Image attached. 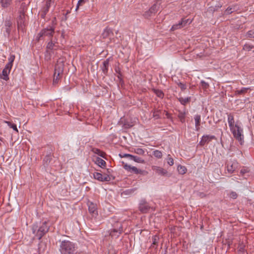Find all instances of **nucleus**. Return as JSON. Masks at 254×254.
I'll list each match as a JSON object with an SVG mask.
<instances>
[{
    "label": "nucleus",
    "mask_w": 254,
    "mask_h": 254,
    "mask_svg": "<svg viewBox=\"0 0 254 254\" xmlns=\"http://www.w3.org/2000/svg\"><path fill=\"white\" fill-rule=\"evenodd\" d=\"M52 149H50L48 152H47V154L43 159V165L45 166H48L50 163L51 161L52 160Z\"/></svg>",
    "instance_id": "16"
},
{
    "label": "nucleus",
    "mask_w": 254,
    "mask_h": 254,
    "mask_svg": "<svg viewBox=\"0 0 254 254\" xmlns=\"http://www.w3.org/2000/svg\"><path fill=\"white\" fill-rule=\"evenodd\" d=\"M12 64L8 63L6 64V66H5L4 68L10 71V69H11V68L12 67Z\"/></svg>",
    "instance_id": "52"
},
{
    "label": "nucleus",
    "mask_w": 254,
    "mask_h": 254,
    "mask_svg": "<svg viewBox=\"0 0 254 254\" xmlns=\"http://www.w3.org/2000/svg\"><path fill=\"white\" fill-rule=\"evenodd\" d=\"M194 119L195 121V130L196 131H198L199 129V126H200V121H201L200 116L199 115H195V116L194 117Z\"/></svg>",
    "instance_id": "20"
},
{
    "label": "nucleus",
    "mask_w": 254,
    "mask_h": 254,
    "mask_svg": "<svg viewBox=\"0 0 254 254\" xmlns=\"http://www.w3.org/2000/svg\"><path fill=\"white\" fill-rule=\"evenodd\" d=\"M113 35L114 34L112 30L110 28L107 27L103 31L102 34V36L104 39L110 38L111 36H113Z\"/></svg>",
    "instance_id": "17"
},
{
    "label": "nucleus",
    "mask_w": 254,
    "mask_h": 254,
    "mask_svg": "<svg viewBox=\"0 0 254 254\" xmlns=\"http://www.w3.org/2000/svg\"><path fill=\"white\" fill-rule=\"evenodd\" d=\"M109 61L108 60H106L103 63V66L102 67V71L104 74H107L108 72V68L109 66Z\"/></svg>",
    "instance_id": "23"
},
{
    "label": "nucleus",
    "mask_w": 254,
    "mask_h": 254,
    "mask_svg": "<svg viewBox=\"0 0 254 254\" xmlns=\"http://www.w3.org/2000/svg\"><path fill=\"white\" fill-rule=\"evenodd\" d=\"M159 6L156 4H153L149 9L150 12L153 14H155L158 10Z\"/></svg>",
    "instance_id": "31"
},
{
    "label": "nucleus",
    "mask_w": 254,
    "mask_h": 254,
    "mask_svg": "<svg viewBox=\"0 0 254 254\" xmlns=\"http://www.w3.org/2000/svg\"><path fill=\"white\" fill-rule=\"evenodd\" d=\"M124 168L130 173H133L135 174H142L143 171L137 169L136 167L131 166V165L125 164L123 166Z\"/></svg>",
    "instance_id": "9"
},
{
    "label": "nucleus",
    "mask_w": 254,
    "mask_h": 254,
    "mask_svg": "<svg viewBox=\"0 0 254 254\" xmlns=\"http://www.w3.org/2000/svg\"><path fill=\"white\" fill-rule=\"evenodd\" d=\"M153 155L157 158H161L162 157V153L161 151L158 150H155L153 152Z\"/></svg>",
    "instance_id": "38"
},
{
    "label": "nucleus",
    "mask_w": 254,
    "mask_h": 254,
    "mask_svg": "<svg viewBox=\"0 0 254 254\" xmlns=\"http://www.w3.org/2000/svg\"><path fill=\"white\" fill-rule=\"evenodd\" d=\"M238 248L239 251L243 252L245 250V246L243 244H240Z\"/></svg>",
    "instance_id": "50"
},
{
    "label": "nucleus",
    "mask_w": 254,
    "mask_h": 254,
    "mask_svg": "<svg viewBox=\"0 0 254 254\" xmlns=\"http://www.w3.org/2000/svg\"><path fill=\"white\" fill-rule=\"evenodd\" d=\"M190 97L183 98L180 97L178 98V100L183 105H185L186 104L190 101Z\"/></svg>",
    "instance_id": "29"
},
{
    "label": "nucleus",
    "mask_w": 254,
    "mask_h": 254,
    "mask_svg": "<svg viewBox=\"0 0 254 254\" xmlns=\"http://www.w3.org/2000/svg\"><path fill=\"white\" fill-rule=\"evenodd\" d=\"M115 71L118 74V75H117V77L119 78H120V76H122V74H121V72L120 71V68L119 67H117L115 68Z\"/></svg>",
    "instance_id": "49"
},
{
    "label": "nucleus",
    "mask_w": 254,
    "mask_h": 254,
    "mask_svg": "<svg viewBox=\"0 0 254 254\" xmlns=\"http://www.w3.org/2000/svg\"><path fill=\"white\" fill-rule=\"evenodd\" d=\"M134 152L136 154L140 155H144L145 154V150L141 148H134Z\"/></svg>",
    "instance_id": "35"
},
{
    "label": "nucleus",
    "mask_w": 254,
    "mask_h": 254,
    "mask_svg": "<svg viewBox=\"0 0 254 254\" xmlns=\"http://www.w3.org/2000/svg\"><path fill=\"white\" fill-rule=\"evenodd\" d=\"M131 160H133L135 162L139 163H145L144 160L142 158H141V157H138L137 156L133 155Z\"/></svg>",
    "instance_id": "30"
},
{
    "label": "nucleus",
    "mask_w": 254,
    "mask_h": 254,
    "mask_svg": "<svg viewBox=\"0 0 254 254\" xmlns=\"http://www.w3.org/2000/svg\"><path fill=\"white\" fill-rule=\"evenodd\" d=\"M132 156H133L132 155L129 154H124L123 155V157H127V158H128L130 160H131Z\"/></svg>",
    "instance_id": "53"
},
{
    "label": "nucleus",
    "mask_w": 254,
    "mask_h": 254,
    "mask_svg": "<svg viewBox=\"0 0 254 254\" xmlns=\"http://www.w3.org/2000/svg\"><path fill=\"white\" fill-rule=\"evenodd\" d=\"M152 243L151 245V247L156 249L158 246V243L160 240V238L158 235H155L152 237Z\"/></svg>",
    "instance_id": "18"
},
{
    "label": "nucleus",
    "mask_w": 254,
    "mask_h": 254,
    "mask_svg": "<svg viewBox=\"0 0 254 254\" xmlns=\"http://www.w3.org/2000/svg\"><path fill=\"white\" fill-rule=\"evenodd\" d=\"M93 177L95 179L100 182H108L111 180L109 175L107 174L103 175L98 172H95L93 174Z\"/></svg>",
    "instance_id": "8"
},
{
    "label": "nucleus",
    "mask_w": 254,
    "mask_h": 254,
    "mask_svg": "<svg viewBox=\"0 0 254 254\" xmlns=\"http://www.w3.org/2000/svg\"><path fill=\"white\" fill-rule=\"evenodd\" d=\"M88 1V0H79L77 2L75 10H77V9L78 8V7L80 5H83V4H84L85 2H86Z\"/></svg>",
    "instance_id": "43"
},
{
    "label": "nucleus",
    "mask_w": 254,
    "mask_h": 254,
    "mask_svg": "<svg viewBox=\"0 0 254 254\" xmlns=\"http://www.w3.org/2000/svg\"><path fill=\"white\" fill-rule=\"evenodd\" d=\"M116 228H113L110 233V235L112 237L118 236L123 232V227L121 223H117L116 224Z\"/></svg>",
    "instance_id": "10"
},
{
    "label": "nucleus",
    "mask_w": 254,
    "mask_h": 254,
    "mask_svg": "<svg viewBox=\"0 0 254 254\" xmlns=\"http://www.w3.org/2000/svg\"><path fill=\"white\" fill-rule=\"evenodd\" d=\"M54 32L55 27L52 26H49L46 28L43 29L38 34L36 37V40L39 41L41 40H44L45 37H48L49 39H52Z\"/></svg>",
    "instance_id": "4"
},
{
    "label": "nucleus",
    "mask_w": 254,
    "mask_h": 254,
    "mask_svg": "<svg viewBox=\"0 0 254 254\" xmlns=\"http://www.w3.org/2000/svg\"><path fill=\"white\" fill-rule=\"evenodd\" d=\"M186 115V113L185 112L179 111L178 117L179 119L180 122L182 123H184L185 122Z\"/></svg>",
    "instance_id": "22"
},
{
    "label": "nucleus",
    "mask_w": 254,
    "mask_h": 254,
    "mask_svg": "<svg viewBox=\"0 0 254 254\" xmlns=\"http://www.w3.org/2000/svg\"><path fill=\"white\" fill-rule=\"evenodd\" d=\"M247 172V171L246 169H242L240 172V173L243 175Z\"/></svg>",
    "instance_id": "56"
},
{
    "label": "nucleus",
    "mask_w": 254,
    "mask_h": 254,
    "mask_svg": "<svg viewBox=\"0 0 254 254\" xmlns=\"http://www.w3.org/2000/svg\"><path fill=\"white\" fill-rule=\"evenodd\" d=\"M15 59V56L14 55H11L8 58V63L12 64Z\"/></svg>",
    "instance_id": "51"
},
{
    "label": "nucleus",
    "mask_w": 254,
    "mask_h": 254,
    "mask_svg": "<svg viewBox=\"0 0 254 254\" xmlns=\"http://www.w3.org/2000/svg\"><path fill=\"white\" fill-rule=\"evenodd\" d=\"M246 36L248 38H254V30H249L246 34Z\"/></svg>",
    "instance_id": "44"
},
{
    "label": "nucleus",
    "mask_w": 254,
    "mask_h": 254,
    "mask_svg": "<svg viewBox=\"0 0 254 254\" xmlns=\"http://www.w3.org/2000/svg\"><path fill=\"white\" fill-rule=\"evenodd\" d=\"M13 0H0V4L3 8L9 7L12 3Z\"/></svg>",
    "instance_id": "19"
},
{
    "label": "nucleus",
    "mask_w": 254,
    "mask_h": 254,
    "mask_svg": "<svg viewBox=\"0 0 254 254\" xmlns=\"http://www.w3.org/2000/svg\"><path fill=\"white\" fill-rule=\"evenodd\" d=\"M152 15H153V14L152 13H151V12H150L149 9L148 11H145L144 14V16L146 18H148V17L151 16Z\"/></svg>",
    "instance_id": "46"
},
{
    "label": "nucleus",
    "mask_w": 254,
    "mask_h": 254,
    "mask_svg": "<svg viewBox=\"0 0 254 254\" xmlns=\"http://www.w3.org/2000/svg\"><path fill=\"white\" fill-rule=\"evenodd\" d=\"M55 43H53L52 39H50V41L48 43L47 45V51L46 52L48 53L49 52V50H52L54 49V48L56 47Z\"/></svg>",
    "instance_id": "24"
},
{
    "label": "nucleus",
    "mask_w": 254,
    "mask_h": 254,
    "mask_svg": "<svg viewBox=\"0 0 254 254\" xmlns=\"http://www.w3.org/2000/svg\"><path fill=\"white\" fill-rule=\"evenodd\" d=\"M227 192H228L227 195L229 197L231 198L236 199L238 197V194L235 191H232L230 192H228L227 191Z\"/></svg>",
    "instance_id": "36"
},
{
    "label": "nucleus",
    "mask_w": 254,
    "mask_h": 254,
    "mask_svg": "<svg viewBox=\"0 0 254 254\" xmlns=\"http://www.w3.org/2000/svg\"><path fill=\"white\" fill-rule=\"evenodd\" d=\"M198 195L199 196H200L201 198L204 197L205 195V194L204 193H203V192H199L198 193Z\"/></svg>",
    "instance_id": "55"
},
{
    "label": "nucleus",
    "mask_w": 254,
    "mask_h": 254,
    "mask_svg": "<svg viewBox=\"0 0 254 254\" xmlns=\"http://www.w3.org/2000/svg\"><path fill=\"white\" fill-rule=\"evenodd\" d=\"M236 10V8L235 6H230L228 7L224 11L225 14H229L232 13L233 12Z\"/></svg>",
    "instance_id": "33"
},
{
    "label": "nucleus",
    "mask_w": 254,
    "mask_h": 254,
    "mask_svg": "<svg viewBox=\"0 0 254 254\" xmlns=\"http://www.w3.org/2000/svg\"><path fill=\"white\" fill-rule=\"evenodd\" d=\"M152 169L153 171L156 172V173L158 175L161 176H166L167 175L168 172L166 170L163 169L162 167L157 166H152Z\"/></svg>",
    "instance_id": "14"
},
{
    "label": "nucleus",
    "mask_w": 254,
    "mask_h": 254,
    "mask_svg": "<svg viewBox=\"0 0 254 254\" xmlns=\"http://www.w3.org/2000/svg\"><path fill=\"white\" fill-rule=\"evenodd\" d=\"M4 123H6L9 127L12 128L14 130L16 131L17 132H18V130L16 125L12 124L9 121H4Z\"/></svg>",
    "instance_id": "32"
},
{
    "label": "nucleus",
    "mask_w": 254,
    "mask_h": 254,
    "mask_svg": "<svg viewBox=\"0 0 254 254\" xmlns=\"http://www.w3.org/2000/svg\"><path fill=\"white\" fill-rule=\"evenodd\" d=\"M218 114H220L221 115V112L219 111L218 113H216V115H218Z\"/></svg>",
    "instance_id": "57"
},
{
    "label": "nucleus",
    "mask_w": 254,
    "mask_h": 254,
    "mask_svg": "<svg viewBox=\"0 0 254 254\" xmlns=\"http://www.w3.org/2000/svg\"><path fill=\"white\" fill-rule=\"evenodd\" d=\"M59 250L62 254H74L75 244L68 240L60 241Z\"/></svg>",
    "instance_id": "3"
},
{
    "label": "nucleus",
    "mask_w": 254,
    "mask_h": 254,
    "mask_svg": "<svg viewBox=\"0 0 254 254\" xmlns=\"http://www.w3.org/2000/svg\"><path fill=\"white\" fill-rule=\"evenodd\" d=\"M250 88H246V87H243L240 90H237L235 91V94L236 95H241V94H245L248 90H249Z\"/></svg>",
    "instance_id": "27"
},
{
    "label": "nucleus",
    "mask_w": 254,
    "mask_h": 254,
    "mask_svg": "<svg viewBox=\"0 0 254 254\" xmlns=\"http://www.w3.org/2000/svg\"><path fill=\"white\" fill-rule=\"evenodd\" d=\"M177 170L179 173L181 175L185 174L187 171V169L185 166L181 165L178 166Z\"/></svg>",
    "instance_id": "25"
},
{
    "label": "nucleus",
    "mask_w": 254,
    "mask_h": 254,
    "mask_svg": "<svg viewBox=\"0 0 254 254\" xmlns=\"http://www.w3.org/2000/svg\"><path fill=\"white\" fill-rule=\"evenodd\" d=\"M215 137L211 135H204L202 136L201 140L199 144L201 146H203L205 143H207L211 140L215 139Z\"/></svg>",
    "instance_id": "13"
},
{
    "label": "nucleus",
    "mask_w": 254,
    "mask_h": 254,
    "mask_svg": "<svg viewBox=\"0 0 254 254\" xmlns=\"http://www.w3.org/2000/svg\"><path fill=\"white\" fill-rule=\"evenodd\" d=\"M226 165L227 171L230 174L233 173L238 166V163L236 161L228 162Z\"/></svg>",
    "instance_id": "12"
},
{
    "label": "nucleus",
    "mask_w": 254,
    "mask_h": 254,
    "mask_svg": "<svg viewBox=\"0 0 254 254\" xmlns=\"http://www.w3.org/2000/svg\"><path fill=\"white\" fill-rule=\"evenodd\" d=\"M11 24L12 23L10 20H6L5 21L4 25L5 27L10 28Z\"/></svg>",
    "instance_id": "48"
},
{
    "label": "nucleus",
    "mask_w": 254,
    "mask_h": 254,
    "mask_svg": "<svg viewBox=\"0 0 254 254\" xmlns=\"http://www.w3.org/2000/svg\"><path fill=\"white\" fill-rule=\"evenodd\" d=\"M200 85L201 88L205 90L209 87V84L203 80L201 81Z\"/></svg>",
    "instance_id": "40"
},
{
    "label": "nucleus",
    "mask_w": 254,
    "mask_h": 254,
    "mask_svg": "<svg viewBox=\"0 0 254 254\" xmlns=\"http://www.w3.org/2000/svg\"><path fill=\"white\" fill-rule=\"evenodd\" d=\"M160 111L159 110H155L153 113V117L158 119L160 117Z\"/></svg>",
    "instance_id": "45"
},
{
    "label": "nucleus",
    "mask_w": 254,
    "mask_h": 254,
    "mask_svg": "<svg viewBox=\"0 0 254 254\" xmlns=\"http://www.w3.org/2000/svg\"><path fill=\"white\" fill-rule=\"evenodd\" d=\"M52 3H54V0H47L46 1L45 6L42 8L39 13L41 18H45Z\"/></svg>",
    "instance_id": "7"
},
{
    "label": "nucleus",
    "mask_w": 254,
    "mask_h": 254,
    "mask_svg": "<svg viewBox=\"0 0 254 254\" xmlns=\"http://www.w3.org/2000/svg\"><path fill=\"white\" fill-rule=\"evenodd\" d=\"M138 209L141 212L146 213L150 210V206L145 199H142L139 203Z\"/></svg>",
    "instance_id": "5"
},
{
    "label": "nucleus",
    "mask_w": 254,
    "mask_h": 254,
    "mask_svg": "<svg viewBox=\"0 0 254 254\" xmlns=\"http://www.w3.org/2000/svg\"><path fill=\"white\" fill-rule=\"evenodd\" d=\"M23 16H24V15H20L19 19L17 21V26L18 29H20V27L22 28L23 25H24V21L22 19Z\"/></svg>",
    "instance_id": "37"
},
{
    "label": "nucleus",
    "mask_w": 254,
    "mask_h": 254,
    "mask_svg": "<svg viewBox=\"0 0 254 254\" xmlns=\"http://www.w3.org/2000/svg\"><path fill=\"white\" fill-rule=\"evenodd\" d=\"M177 85L181 88V90L183 91H184L187 88L186 85L181 82H178Z\"/></svg>",
    "instance_id": "41"
},
{
    "label": "nucleus",
    "mask_w": 254,
    "mask_h": 254,
    "mask_svg": "<svg viewBox=\"0 0 254 254\" xmlns=\"http://www.w3.org/2000/svg\"><path fill=\"white\" fill-rule=\"evenodd\" d=\"M87 205L88 206V210L89 212L92 214L93 216L98 215L97 206L96 204L88 201L87 202Z\"/></svg>",
    "instance_id": "11"
},
{
    "label": "nucleus",
    "mask_w": 254,
    "mask_h": 254,
    "mask_svg": "<svg viewBox=\"0 0 254 254\" xmlns=\"http://www.w3.org/2000/svg\"><path fill=\"white\" fill-rule=\"evenodd\" d=\"M228 122L234 137L238 140L241 145L243 144L244 142V137L243 129L240 125L238 122H235L234 116L232 114L228 115Z\"/></svg>",
    "instance_id": "1"
},
{
    "label": "nucleus",
    "mask_w": 254,
    "mask_h": 254,
    "mask_svg": "<svg viewBox=\"0 0 254 254\" xmlns=\"http://www.w3.org/2000/svg\"><path fill=\"white\" fill-rule=\"evenodd\" d=\"M254 48V46L249 44H246L243 46V50L246 51H250Z\"/></svg>",
    "instance_id": "39"
},
{
    "label": "nucleus",
    "mask_w": 254,
    "mask_h": 254,
    "mask_svg": "<svg viewBox=\"0 0 254 254\" xmlns=\"http://www.w3.org/2000/svg\"><path fill=\"white\" fill-rule=\"evenodd\" d=\"M152 90L157 97L160 98H163L164 97V94L162 90L156 89H153Z\"/></svg>",
    "instance_id": "28"
},
{
    "label": "nucleus",
    "mask_w": 254,
    "mask_h": 254,
    "mask_svg": "<svg viewBox=\"0 0 254 254\" xmlns=\"http://www.w3.org/2000/svg\"><path fill=\"white\" fill-rule=\"evenodd\" d=\"M167 160V163L170 166L173 165V164H174V160H173V159L172 157H171L170 155L169 154L168 155Z\"/></svg>",
    "instance_id": "42"
},
{
    "label": "nucleus",
    "mask_w": 254,
    "mask_h": 254,
    "mask_svg": "<svg viewBox=\"0 0 254 254\" xmlns=\"http://www.w3.org/2000/svg\"><path fill=\"white\" fill-rule=\"evenodd\" d=\"M95 163L102 168H105L106 165V162L100 157L96 158Z\"/></svg>",
    "instance_id": "21"
},
{
    "label": "nucleus",
    "mask_w": 254,
    "mask_h": 254,
    "mask_svg": "<svg viewBox=\"0 0 254 254\" xmlns=\"http://www.w3.org/2000/svg\"><path fill=\"white\" fill-rule=\"evenodd\" d=\"M64 65L63 63H58L55 68V76L58 74V76H60L64 71Z\"/></svg>",
    "instance_id": "15"
},
{
    "label": "nucleus",
    "mask_w": 254,
    "mask_h": 254,
    "mask_svg": "<svg viewBox=\"0 0 254 254\" xmlns=\"http://www.w3.org/2000/svg\"><path fill=\"white\" fill-rule=\"evenodd\" d=\"M60 76H58V74H57L56 76L54 75V80H53V83L54 84H56L58 82V80L60 78Z\"/></svg>",
    "instance_id": "47"
},
{
    "label": "nucleus",
    "mask_w": 254,
    "mask_h": 254,
    "mask_svg": "<svg viewBox=\"0 0 254 254\" xmlns=\"http://www.w3.org/2000/svg\"><path fill=\"white\" fill-rule=\"evenodd\" d=\"M10 72V71L7 70V69H6L5 68H4L3 70H2V75H3V79L5 80H7L8 79V74Z\"/></svg>",
    "instance_id": "34"
},
{
    "label": "nucleus",
    "mask_w": 254,
    "mask_h": 254,
    "mask_svg": "<svg viewBox=\"0 0 254 254\" xmlns=\"http://www.w3.org/2000/svg\"><path fill=\"white\" fill-rule=\"evenodd\" d=\"M5 31L7 35H9L10 32V28L8 27H5Z\"/></svg>",
    "instance_id": "54"
},
{
    "label": "nucleus",
    "mask_w": 254,
    "mask_h": 254,
    "mask_svg": "<svg viewBox=\"0 0 254 254\" xmlns=\"http://www.w3.org/2000/svg\"><path fill=\"white\" fill-rule=\"evenodd\" d=\"M220 121V119H218V120L217 121H216V122H219V121Z\"/></svg>",
    "instance_id": "58"
},
{
    "label": "nucleus",
    "mask_w": 254,
    "mask_h": 254,
    "mask_svg": "<svg viewBox=\"0 0 254 254\" xmlns=\"http://www.w3.org/2000/svg\"><path fill=\"white\" fill-rule=\"evenodd\" d=\"M191 22V21H190L189 19L182 18L178 23L174 24L172 26L171 30L172 31H175L176 30L181 29L185 27L188 22L190 23Z\"/></svg>",
    "instance_id": "6"
},
{
    "label": "nucleus",
    "mask_w": 254,
    "mask_h": 254,
    "mask_svg": "<svg viewBox=\"0 0 254 254\" xmlns=\"http://www.w3.org/2000/svg\"><path fill=\"white\" fill-rule=\"evenodd\" d=\"M49 227L46 221L40 223H36L32 225V231L39 240H40L43 236L49 231Z\"/></svg>",
    "instance_id": "2"
},
{
    "label": "nucleus",
    "mask_w": 254,
    "mask_h": 254,
    "mask_svg": "<svg viewBox=\"0 0 254 254\" xmlns=\"http://www.w3.org/2000/svg\"><path fill=\"white\" fill-rule=\"evenodd\" d=\"M92 151L94 153L102 157H104V155L105 154V153L104 152H103L102 151L100 150V149H99L97 148H92Z\"/></svg>",
    "instance_id": "26"
}]
</instances>
